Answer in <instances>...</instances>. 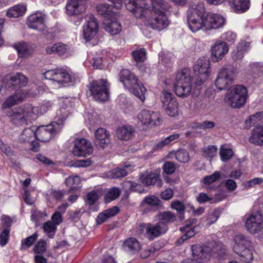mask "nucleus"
<instances>
[{"label":"nucleus","instance_id":"1","mask_svg":"<svg viewBox=\"0 0 263 263\" xmlns=\"http://www.w3.org/2000/svg\"><path fill=\"white\" fill-rule=\"evenodd\" d=\"M188 26L193 32L203 29L205 31L218 29L225 23L223 17L206 11L202 3H198L195 8H190L187 12Z\"/></svg>","mask_w":263,"mask_h":263},{"label":"nucleus","instance_id":"2","mask_svg":"<svg viewBox=\"0 0 263 263\" xmlns=\"http://www.w3.org/2000/svg\"><path fill=\"white\" fill-rule=\"evenodd\" d=\"M126 8L134 15L141 18L147 26L158 31L162 30L168 25L165 14H152L144 0H125Z\"/></svg>","mask_w":263,"mask_h":263},{"label":"nucleus","instance_id":"3","mask_svg":"<svg viewBox=\"0 0 263 263\" xmlns=\"http://www.w3.org/2000/svg\"><path fill=\"white\" fill-rule=\"evenodd\" d=\"M34 109L32 105L26 104L8 110L7 115L13 124L17 126L26 125L28 122L36 119Z\"/></svg>","mask_w":263,"mask_h":263},{"label":"nucleus","instance_id":"4","mask_svg":"<svg viewBox=\"0 0 263 263\" xmlns=\"http://www.w3.org/2000/svg\"><path fill=\"white\" fill-rule=\"evenodd\" d=\"M120 81L125 87L138 98L141 101L145 99L146 89L139 81L135 74L128 69H122L119 74Z\"/></svg>","mask_w":263,"mask_h":263},{"label":"nucleus","instance_id":"5","mask_svg":"<svg viewBox=\"0 0 263 263\" xmlns=\"http://www.w3.org/2000/svg\"><path fill=\"white\" fill-rule=\"evenodd\" d=\"M233 250L240 257L242 262L250 263L253 259V243L244 235L239 234L234 238Z\"/></svg>","mask_w":263,"mask_h":263},{"label":"nucleus","instance_id":"6","mask_svg":"<svg viewBox=\"0 0 263 263\" xmlns=\"http://www.w3.org/2000/svg\"><path fill=\"white\" fill-rule=\"evenodd\" d=\"M192 89V78L190 69H183L178 73L176 77V81L174 84V90L179 97L184 98L191 93Z\"/></svg>","mask_w":263,"mask_h":263},{"label":"nucleus","instance_id":"7","mask_svg":"<svg viewBox=\"0 0 263 263\" xmlns=\"http://www.w3.org/2000/svg\"><path fill=\"white\" fill-rule=\"evenodd\" d=\"M248 98V91L242 85H237L225 97L226 102L233 108H240L245 105Z\"/></svg>","mask_w":263,"mask_h":263},{"label":"nucleus","instance_id":"8","mask_svg":"<svg viewBox=\"0 0 263 263\" xmlns=\"http://www.w3.org/2000/svg\"><path fill=\"white\" fill-rule=\"evenodd\" d=\"M88 89L97 101L104 102L109 97V84L105 79L92 81L89 84Z\"/></svg>","mask_w":263,"mask_h":263},{"label":"nucleus","instance_id":"9","mask_svg":"<svg viewBox=\"0 0 263 263\" xmlns=\"http://www.w3.org/2000/svg\"><path fill=\"white\" fill-rule=\"evenodd\" d=\"M210 62L206 57L199 58L194 67L195 75L194 83L196 85H201L204 83L209 78Z\"/></svg>","mask_w":263,"mask_h":263},{"label":"nucleus","instance_id":"10","mask_svg":"<svg viewBox=\"0 0 263 263\" xmlns=\"http://www.w3.org/2000/svg\"><path fill=\"white\" fill-rule=\"evenodd\" d=\"M161 101L162 108L167 115L172 117L178 115L179 104L176 98L172 93L164 90L161 96Z\"/></svg>","mask_w":263,"mask_h":263},{"label":"nucleus","instance_id":"11","mask_svg":"<svg viewBox=\"0 0 263 263\" xmlns=\"http://www.w3.org/2000/svg\"><path fill=\"white\" fill-rule=\"evenodd\" d=\"M234 79V67L228 65L219 71L215 82V85L219 90L226 89L232 84Z\"/></svg>","mask_w":263,"mask_h":263},{"label":"nucleus","instance_id":"12","mask_svg":"<svg viewBox=\"0 0 263 263\" xmlns=\"http://www.w3.org/2000/svg\"><path fill=\"white\" fill-rule=\"evenodd\" d=\"M59 124L55 122L46 126H40L35 131V137L43 142H48L59 131Z\"/></svg>","mask_w":263,"mask_h":263},{"label":"nucleus","instance_id":"13","mask_svg":"<svg viewBox=\"0 0 263 263\" xmlns=\"http://www.w3.org/2000/svg\"><path fill=\"white\" fill-rule=\"evenodd\" d=\"M91 143L84 138L77 139L74 141L72 153L76 156L86 157L93 153Z\"/></svg>","mask_w":263,"mask_h":263},{"label":"nucleus","instance_id":"14","mask_svg":"<svg viewBox=\"0 0 263 263\" xmlns=\"http://www.w3.org/2000/svg\"><path fill=\"white\" fill-rule=\"evenodd\" d=\"M245 227L248 230H261L263 229L262 215L258 211L252 212L245 221Z\"/></svg>","mask_w":263,"mask_h":263},{"label":"nucleus","instance_id":"15","mask_svg":"<svg viewBox=\"0 0 263 263\" xmlns=\"http://www.w3.org/2000/svg\"><path fill=\"white\" fill-rule=\"evenodd\" d=\"M98 31V24L93 15L88 16L86 25L83 27V35L86 41L91 40L96 35Z\"/></svg>","mask_w":263,"mask_h":263},{"label":"nucleus","instance_id":"16","mask_svg":"<svg viewBox=\"0 0 263 263\" xmlns=\"http://www.w3.org/2000/svg\"><path fill=\"white\" fill-rule=\"evenodd\" d=\"M139 180L141 183L146 186L157 185L161 187L163 184L160 175L155 173L149 174L147 172H144L142 173L140 175Z\"/></svg>","mask_w":263,"mask_h":263},{"label":"nucleus","instance_id":"17","mask_svg":"<svg viewBox=\"0 0 263 263\" xmlns=\"http://www.w3.org/2000/svg\"><path fill=\"white\" fill-rule=\"evenodd\" d=\"M110 135L104 128H99L95 132L94 143L98 148L104 149L110 143Z\"/></svg>","mask_w":263,"mask_h":263},{"label":"nucleus","instance_id":"18","mask_svg":"<svg viewBox=\"0 0 263 263\" xmlns=\"http://www.w3.org/2000/svg\"><path fill=\"white\" fill-rule=\"evenodd\" d=\"M212 244H208L207 246L202 247L199 245H194L191 247L192 255L194 259L192 260H200L207 258L211 256L212 252L211 246Z\"/></svg>","mask_w":263,"mask_h":263},{"label":"nucleus","instance_id":"19","mask_svg":"<svg viewBox=\"0 0 263 263\" xmlns=\"http://www.w3.org/2000/svg\"><path fill=\"white\" fill-rule=\"evenodd\" d=\"M138 117L144 125H159L161 120L157 114L150 111L143 110L139 114Z\"/></svg>","mask_w":263,"mask_h":263},{"label":"nucleus","instance_id":"20","mask_svg":"<svg viewBox=\"0 0 263 263\" xmlns=\"http://www.w3.org/2000/svg\"><path fill=\"white\" fill-rule=\"evenodd\" d=\"M27 24L30 28L43 31L45 28L44 16L41 13L33 14L28 17Z\"/></svg>","mask_w":263,"mask_h":263},{"label":"nucleus","instance_id":"21","mask_svg":"<svg viewBox=\"0 0 263 263\" xmlns=\"http://www.w3.org/2000/svg\"><path fill=\"white\" fill-rule=\"evenodd\" d=\"M211 51L213 60L217 62L218 59H221L228 53L229 47L226 42H217L212 47Z\"/></svg>","mask_w":263,"mask_h":263},{"label":"nucleus","instance_id":"22","mask_svg":"<svg viewBox=\"0 0 263 263\" xmlns=\"http://www.w3.org/2000/svg\"><path fill=\"white\" fill-rule=\"evenodd\" d=\"M8 84L13 86L14 88L26 86L28 84V79L21 73H17L13 76H7Z\"/></svg>","mask_w":263,"mask_h":263},{"label":"nucleus","instance_id":"23","mask_svg":"<svg viewBox=\"0 0 263 263\" xmlns=\"http://www.w3.org/2000/svg\"><path fill=\"white\" fill-rule=\"evenodd\" d=\"M249 141L255 145H263V126H256L252 130Z\"/></svg>","mask_w":263,"mask_h":263},{"label":"nucleus","instance_id":"24","mask_svg":"<svg viewBox=\"0 0 263 263\" xmlns=\"http://www.w3.org/2000/svg\"><path fill=\"white\" fill-rule=\"evenodd\" d=\"M123 247L125 251L133 254L138 253L141 249L139 242L133 237L126 239L123 242Z\"/></svg>","mask_w":263,"mask_h":263},{"label":"nucleus","instance_id":"25","mask_svg":"<svg viewBox=\"0 0 263 263\" xmlns=\"http://www.w3.org/2000/svg\"><path fill=\"white\" fill-rule=\"evenodd\" d=\"M152 9L149 10L152 14L155 15L165 14L164 11L168 10L170 7L168 3L163 0H152Z\"/></svg>","mask_w":263,"mask_h":263},{"label":"nucleus","instance_id":"26","mask_svg":"<svg viewBox=\"0 0 263 263\" xmlns=\"http://www.w3.org/2000/svg\"><path fill=\"white\" fill-rule=\"evenodd\" d=\"M229 5L234 11L241 13L250 8V0H230Z\"/></svg>","mask_w":263,"mask_h":263},{"label":"nucleus","instance_id":"27","mask_svg":"<svg viewBox=\"0 0 263 263\" xmlns=\"http://www.w3.org/2000/svg\"><path fill=\"white\" fill-rule=\"evenodd\" d=\"M63 221L60 212L55 211L51 216V220H48L44 223L43 230H55L57 226L59 225Z\"/></svg>","mask_w":263,"mask_h":263},{"label":"nucleus","instance_id":"28","mask_svg":"<svg viewBox=\"0 0 263 263\" xmlns=\"http://www.w3.org/2000/svg\"><path fill=\"white\" fill-rule=\"evenodd\" d=\"M13 47L17 50L18 56L21 58H28L33 52L31 46L24 42L15 44Z\"/></svg>","mask_w":263,"mask_h":263},{"label":"nucleus","instance_id":"29","mask_svg":"<svg viewBox=\"0 0 263 263\" xmlns=\"http://www.w3.org/2000/svg\"><path fill=\"white\" fill-rule=\"evenodd\" d=\"M24 98V95L21 90H17L14 95L9 96L5 100L2 104V107L4 108H9L22 102Z\"/></svg>","mask_w":263,"mask_h":263},{"label":"nucleus","instance_id":"30","mask_svg":"<svg viewBox=\"0 0 263 263\" xmlns=\"http://www.w3.org/2000/svg\"><path fill=\"white\" fill-rule=\"evenodd\" d=\"M132 55L134 60L137 63L138 66L142 70H144L145 67L143 62L146 59V51L144 49L135 50L132 52Z\"/></svg>","mask_w":263,"mask_h":263},{"label":"nucleus","instance_id":"31","mask_svg":"<svg viewBox=\"0 0 263 263\" xmlns=\"http://www.w3.org/2000/svg\"><path fill=\"white\" fill-rule=\"evenodd\" d=\"M103 26L104 29L112 35L118 34L121 31L120 24L116 20L107 21Z\"/></svg>","mask_w":263,"mask_h":263},{"label":"nucleus","instance_id":"32","mask_svg":"<svg viewBox=\"0 0 263 263\" xmlns=\"http://www.w3.org/2000/svg\"><path fill=\"white\" fill-rule=\"evenodd\" d=\"M71 76L63 69H55L54 81L60 84L68 83L71 81Z\"/></svg>","mask_w":263,"mask_h":263},{"label":"nucleus","instance_id":"33","mask_svg":"<svg viewBox=\"0 0 263 263\" xmlns=\"http://www.w3.org/2000/svg\"><path fill=\"white\" fill-rule=\"evenodd\" d=\"M157 216L160 223H162L164 226L172 223L176 220V215L169 211L160 212Z\"/></svg>","mask_w":263,"mask_h":263},{"label":"nucleus","instance_id":"34","mask_svg":"<svg viewBox=\"0 0 263 263\" xmlns=\"http://www.w3.org/2000/svg\"><path fill=\"white\" fill-rule=\"evenodd\" d=\"M67 50V46L62 43H57L52 46H47L46 48V52L49 54L57 53L59 55H63Z\"/></svg>","mask_w":263,"mask_h":263},{"label":"nucleus","instance_id":"35","mask_svg":"<svg viewBox=\"0 0 263 263\" xmlns=\"http://www.w3.org/2000/svg\"><path fill=\"white\" fill-rule=\"evenodd\" d=\"M31 219L35 222V227L37 228L40 226L39 220L41 219H45V217L47 216V214L45 211L39 210L35 206L31 210Z\"/></svg>","mask_w":263,"mask_h":263},{"label":"nucleus","instance_id":"36","mask_svg":"<svg viewBox=\"0 0 263 263\" xmlns=\"http://www.w3.org/2000/svg\"><path fill=\"white\" fill-rule=\"evenodd\" d=\"M133 132L131 127L122 126L117 129L116 136L119 139L127 141L131 138Z\"/></svg>","mask_w":263,"mask_h":263},{"label":"nucleus","instance_id":"37","mask_svg":"<svg viewBox=\"0 0 263 263\" xmlns=\"http://www.w3.org/2000/svg\"><path fill=\"white\" fill-rule=\"evenodd\" d=\"M26 10V7L17 5L8 10L6 15L9 17H18L23 15Z\"/></svg>","mask_w":263,"mask_h":263},{"label":"nucleus","instance_id":"38","mask_svg":"<svg viewBox=\"0 0 263 263\" xmlns=\"http://www.w3.org/2000/svg\"><path fill=\"white\" fill-rule=\"evenodd\" d=\"M246 124H252L250 126L255 125L256 126L263 125V111L257 112L256 114L251 115L248 119L246 120Z\"/></svg>","mask_w":263,"mask_h":263},{"label":"nucleus","instance_id":"39","mask_svg":"<svg viewBox=\"0 0 263 263\" xmlns=\"http://www.w3.org/2000/svg\"><path fill=\"white\" fill-rule=\"evenodd\" d=\"M80 4L75 0H69L66 6L67 13L69 15H74L80 13L79 10Z\"/></svg>","mask_w":263,"mask_h":263},{"label":"nucleus","instance_id":"40","mask_svg":"<svg viewBox=\"0 0 263 263\" xmlns=\"http://www.w3.org/2000/svg\"><path fill=\"white\" fill-rule=\"evenodd\" d=\"M33 137H35L34 129L31 128H25L22 134L18 136V141L21 143L28 142Z\"/></svg>","mask_w":263,"mask_h":263},{"label":"nucleus","instance_id":"41","mask_svg":"<svg viewBox=\"0 0 263 263\" xmlns=\"http://www.w3.org/2000/svg\"><path fill=\"white\" fill-rule=\"evenodd\" d=\"M209 244H212L211 246L212 252L211 253V256L214 254L217 253L219 256H222L226 253L227 248L226 246L221 242H213Z\"/></svg>","mask_w":263,"mask_h":263},{"label":"nucleus","instance_id":"42","mask_svg":"<svg viewBox=\"0 0 263 263\" xmlns=\"http://www.w3.org/2000/svg\"><path fill=\"white\" fill-rule=\"evenodd\" d=\"M80 183V180L78 177L70 176L68 177L65 180L66 185L69 187V189L67 191V193H69L73 190H76Z\"/></svg>","mask_w":263,"mask_h":263},{"label":"nucleus","instance_id":"43","mask_svg":"<svg viewBox=\"0 0 263 263\" xmlns=\"http://www.w3.org/2000/svg\"><path fill=\"white\" fill-rule=\"evenodd\" d=\"M98 13L104 16H109L112 12V7L107 4H100L96 7Z\"/></svg>","mask_w":263,"mask_h":263},{"label":"nucleus","instance_id":"44","mask_svg":"<svg viewBox=\"0 0 263 263\" xmlns=\"http://www.w3.org/2000/svg\"><path fill=\"white\" fill-rule=\"evenodd\" d=\"M129 165H125L124 168H116L110 172V176L112 178L118 179L126 176L128 172L125 168H128Z\"/></svg>","mask_w":263,"mask_h":263},{"label":"nucleus","instance_id":"45","mask_svg":"<svg viewBox=\"0 0 263 263\" xmlns=\"http://www.w3.org/2000/svg\"><path fill=\"white\" fill-rule=\"evenodd\" d=\"M175 158L181 163L187 162L190 160L189 153L185 149H179L175 153Z\"/></svg>","mask_w":263,"mask_h":263},{"label":"nucleus","instance_id":"46","mask_svg":"<svg viewBox=\"0 0 263 263\" xmlns=\"http://www.w3.org/2000/svg\"><path fill=\"white\" fill-rule=\"evenodd\" d=\"M180 137V134H174L166 137L164 140L160 141L159 143L155 145L157 148H161L165 145L169 144L173 141L178 139Z\"/></svg>","mask_w":263,"mask_h":263},{"label":"nucleus","instance_id":"47","mask_svg":"<svg viewBox=\"0 0 263 263\" xmlns=\"http://www.w3.org/2000/svg\"><path fill=\"white\" fill-rule=\"evenodd\" d=\"M120 191L117 187L112 188L104 198L105 202H109L117 199L120 195Z\"/></svg>","mask_w":263,"mask_h":263},{"label":"nucleus","instance_id":"48","mask_svg":"<svg viewBox=\"0 0 263 263\" xmlns=\"http://www.w3.org/2000/svg\"><path fill=\"white\" fill-rule=\"evenodd\" d=\"M171 208L176 210L180 214V219L181 220L184 218V212L185 206L184 204L178 200H176L171 203Z\"/></svg>","mask_w":263,"mask_h":263},{"label":"nucleus","instance_id":"49","mask_svg":"<svg viewBox=\"0 0 263 263\" xmlns=\"http://www.w3.org/2000/svg\"><path fill=\"white\" fill-rule=\"evenodd\" d=\"M162 169L165 174L167 175H171L175 172L176 166L174 162L167 161L163 163Z\"/></svg>","mask_w":263,"mask_h":263},{"label":"nucleus","instance_id":"50","mask_svg":"<svg viewBox=\"0 0 263 263\" xmlns=\"http://www.w3.org/2000/svg\"><path fill=\"white\" fill-rule=\"evenodd\" d=\"M99 199V195L96 191H92L87 194L86 202L89 206L93 205Z\"/></svg>","mask_w":263,"mask_h":263},{"label":"nucleus","instance_id":"51","mask_svg":"<svg viewBox=\"0 0 263 263\" xmlns=\"http://www.w3.org/2000/svg\"><path fill=\"white\" fill-rule=\"evenodd\" d=\"M215 126V123L213 121L205 120L200 123H197L196 127L204 130H210Z\"/></svg>","mask_w":263,"mask_h":263},{"label":"nucleus","instance_id":"52","mask_svg":"<svg viewBox=\"0 0 263 263\" xmlns=\"http://www.w3.org/2000/svg\"><path fill=\"white\" fill-rule=\"evenodd\" d=\"M220 178V172L216 171L211 175L204 177L203 179V182L206 184H210L219 180Z\"/></svg>","mask_w":263,"mask_h":263},{"label":"nucleus","instance_id":"53","mask_svg":"<svg viewBox=\"0 0 263 263\" xmlns=\"http://www.w3.org/2000/svg\"><path fill=\"white\" fill-rule=\"evenodd\" d=\"M217 147L214 145H210L203 149V155L206 157L212 159L216 154Z\"/></svg>","mask_w":263,"mask_h":263},{"label":"nucleus","instance_id":"54","mask_svg":"<svg viewBox=\"0 0 263 263\" xmlns=\"http://www.w3.org/2000/svg\"><path fill=\"white\" fill-rule=\"evenodd\" d=\"M221 159L222 161H226L230 159L233 155V152L230 148H220L219 153Z\"/></svg>","mask_w":263,"mask_h":263},{"label":"nucleus","instance_id":"55","mask_svg":"<svg viewBox=\"0 0 263 263\" xmlns=\"http://www.w3.org/2000/svg\"><path fill=\"white\" fill-rule=\"evenodd\" d=\"M125 186H129L131 191L137 192L142 193L144 192V189L142 188L140 184H137L131 181H128L124 182Z\"/></svg>","mask_w":263,"mask_h":263},{"label":"nucleus","instance_id":"56","mask_svg":"<svg viewBox=\"0 0 263 263\" xmlns=\"http://www.w3.org/2000/svg\"><path fill=\"white\" fill-rule=\"evenodd\" d=\"M219 217V213L217 210H214L211 212H209L206 218L207 224L209 226L211 225L215 221H217L218 218Z\"/></svg>","mask_w":263,"mask_h":263},{"label":"nucleus","instance_id":"57","mask_svg":"<svg viewBox=\"0 0 263 263\" xmlns=\"http://www.w3.org/2000/svg\"><path fill=\"white\" fill-rule=\"evenodd\" d=\"M143 202L152 206L159 205L161 202L160 200L155 196H147Z\"/></svg>","mask_w":263,"mask_h":263},{"label":"nucleus","instance_id":"58","mask_svg":"<svg viewBox=\"0 0 263 263\" xmlns=\"http://www.w3.org/2000/svg\"><path fill=\"white\" fill-rule=\"evenodd\" d=\"M196 234V232L195 231H186L185 234L182 235V236L179 238L176 243L178 245H181L183 242L188 239L192 238Z\"/></svg>","mask_w":263,"mask_h":263},{"label":"nucleus","instance_id":"59","mask_svg":"<svg viewBox=\"0 0 263 263\" xmlns=\"http://www.w3.org/2000/svg\"><path fill=\"white\" fill-rule=\"evenodd\" d=\"M46 250V242L43 239H41L40 241H39L34 247V251L35 253H43L45 252Z\"/></svg>","mask_w":263,"mask_h":263},{"label":"nucleus","instance_id":"60","mask_svg":"<svg viewBox=\"0 0 263 263\" xmlns=\"http://www.w3.org/2000/svg\"><path fill=\"white\" fill-rule=\"evenodd\" d=\"M145 237L150 240L154 239L155 238L160 236L162 232L164 233L165 231H144Z\"/></svg>","mask_w":263,"mask_h":263},{"label":"nucleus","instance_id":"61","mask_svg":"<svg viewBox=\"0 0 263 263\" xmlns=\"http://www.w3.org/2000/svg\"><path fill=\"white\" fill-rule=\"evenodd\" d=\"M1 220L2 222L3 227L4 228V230H8L7 229L11 226L13 220L8 216L3 215L1 217Z\"/></svg>","mask_w":263,"mask_h":263},{"label":"nucleus","instance_id":"62","mask_svg":"<svg viewBox=\"0 0 263 263\" xmlns=\"http://www.w3.org/2000/svg\"><path fill=\"white\" fill-rule=\"evenodd\" d=\"M92 162L90 159L79 160L76 161L73 165L75 167H87L91 165Z\"/></svg>","mask_w":263,"mask_h":263},{"label":"nucleus","instance_id":"63","mask_svg":"<svg viewBox=\"0 0 263 263\" xmlns=\"http://www.w3.org/2000/svg\"><path fill=\"white\" fill-rule=\"evenodd\" d=\"M67 192L64 190H52L51 195L57 200H61Z\"/></svg>","mask_w":263,"mask_h":263},{"label":"nucleus","instance_id":"64","mask_svg":"<svg viewBox=\"0 0 263 263\" xmlns=\"http://www.w3.org/2000/svg\"><path fill=\"white\" fill-rule=\"evenodd\" d=\"M37 237V234L35 233L32 235L26 238L24 241H22V245H25L27 247H30Z\"/></svg>","mask_w":263,"mask_h":263}]
</instances>
